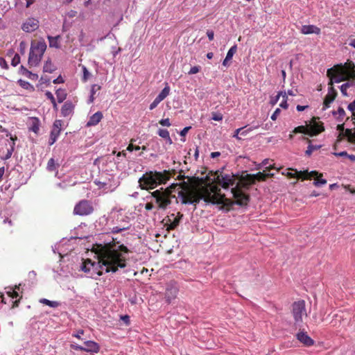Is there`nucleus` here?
<instances>
[{
    "label": "nucleus",
    "mask_w": 355,
    "mask_h": 355,
    "mask_svg": "<svg viewBox=\"0 0 355 355\" xmlns=\"http://www.w3.org/2000/svg\"><path fill=\"white\" fill-rule=\"evenodd\" d=\"M40 302L45 305H48L51 307H56L58 306V303L55 301H50L47 299H41Z\"/></svg>",
    "instance_id": "obj_31"
},
{
    "label": "nucleus",
    "mask_w": 355,
    "mask_h": 355,
    "mask_svg": "<svg viewBox=\"0 0 355 355\" xmlns=\"http://www.w3.org/2000/svg\"><path fill=\"white\" fill-rule=\"evenodd\" d=\"M129 228V225H123L121 227H114L112 228V232L113 233H119L123 230H128Z\"/></svg>",
    "instance_id": "obj_44"
},
{
    "label": "nucleus",
    "mask_w": 355,
    "mask_h": 355,
    "mask_svg": "<svg viewBox=\"0 0 355 355\" xmlns=\"http://www.w3.org/2000/svg\"><path fill=\"white\" fill-rule=\"evenodd\" d=\"M46 49V44L43 40L31 42L28 64L30 68L40 64Z\"/></svg>",
    "instance_id": "obj_7"
},
{
    "label": "nucleus",
    "mask_w": 355,
    "mask_h": 355,
    "mask_svg": "<svg viewBox=\"0 0 355 355\" xmlns=\"http://www.w3.org/2000/svg\"><path fill=\"white\" fill-rule=\"evenodd\" d=\"M260 125L259 123L256 125H251L250 127L246 128V126L241 128V135L243 137L247 136L250 132H251L252 130L257 129Z\"/></svg>",
    "instance_id": "obj_25"
},
{
    "label": "nucleus",
    "mask_w": 355,
    "mask_h": 355,
    "mask_svg": "<svg viewBox=\"0 0 355 355\" xmlns=\"http://www.w3.org/2000/svg\"><path fill=\"white\" fill-rule=\"evenodd\" d=\"M282 174L286 175L289 178H296L297 179L302 178L303 180H307L311 179L312 177L317 176L318 173L315 171L309 172L308 171H297V170H295L294 173L290 172L285 173L284 172H282Z\"/></svg>",
    "instance_id": "obj_11"
},
{
    "label": "nucleus",
    "mask_w": 355,
    "mask_h": 355,
    "mask_svg": "<svg viewBox=\"0 0 355 355\" xmlns=\"http://www.w3.org/2000/svg\"><path fill=\"white\" fill-rule=\"evenodd\" d=\"M348 109L350 111H354L355 110V101H354L353 102H352L351 103L349 104Z\"/></svg>",
    "instance_id": "obj_63"
},
{
    "label": "nucleus",
    "mask_w": 355,
    "mask_h": 355,
    "mask_svg": "<svg viewBox=\"0 0 355 355\" xmlns=\"http://www.w3.org/2000/svg\"><path fill=\"white\" fill-rule=\"evenodd\" d=\"M78 67L80 68V71L83 73V81H85V82L87 81L89 72H88V70H87L86 66L80 64L78 65Z\"/></svg>",
    "instance_id": "obj_32"
},
{
    "label": "nucleus",
    "mask_w": 355,
    "mask_h": 355,
    "mask_svg": "<svg viewBox=\"0 0 355 355\" xmlns=\"http://www.w3.org/2000/svg\"><path fill=\"white\" fill-rule=\"evenodd\" d=\"M216 182L224 189L233 187L231 190L233 197L236 200L235 203L240 205H246L249 201V196L245 195L239 187V182H236V178L233 174H220L217 175Z\"/></svg>",
    "instance_id": "obj_4"
},
{
    "label": "nucleus",
    "mask_w": 355,
    "mask_h": 355,
    "mask_svg": "<svg viewBox=\"0 0 355 355\" xmlns=\"http://www.w3.org/2000/svg\"><path fill=\"white\" fill-rule=\"evenodd\" d=\"M191 128L190 126H187V127H185L184 128L181 132H180V135L181 136H185L186 134L188 132L189 130Z\"/></svg>",
    "instance_id": "obj_59"
},
{
    "label": "nucleus",
    "mask_w": 355,
    "mask_h": 355,
    "mask_svg": "<svg viewBox=\"0 0 355 355\" xmlns=\"http://www.w3.org/2000/svg\"><path fill=\"white\" fill-rule=\"evenodd\" d=\"M7 137L10 136L11 140L10 148L7 150V153L5 155L4 159H8L11 157L12 153L15 150V141L17 140L16 136L11 135L9 132L6 135Z\"/></svg>",
    "instance_id": "obj_20"
},
{
    "label": "nucleus",
    "mask_w": 355,
    "mask_h": 355,
    "mask_svg": "<svg viewBox=\"0 0 355 355\" xmlns=\"http://www.w3.org/2000/svg\"><path fill=\"white\" fill-rule=\"evenodd\" d=\"M103 119V113L101 112H97L90 116V126L98 124Z\"/></svg>",
    "instance_id": "obj_22"
},
{
    "label": "nucleus",
    "mask_w": 355,
    "mask_h": 355,
    "mask_svg": "<svg viewBox=\"0 0 355 355\" xmlns=\"http://www.w3.org/2000/svg\"><path fill=\"white\" fill-rule=\"evenodd\" d=\"M169 178L170 173L167 171H148L139 179V184L142 189H153L159 184L166 183Z\"/></svg>",
    "instance_id": "obj_5"
},
{
    "label": "nucleus",
    "mask_w": 355,
    "mask_h": 355,
    "mask_svg": "<svg viewBox=\"0 0 355 355\" xmlns=\"http://www.w3.org/2000/svg\"><path fill=\"white\" fill-rule=\"evenodd\" d=\"M39 28V21L35 18H28L23 24L21 28L26 33H31Z\"/></svg>",
    "instance_id": "obj_15"
},
{
    "label": "nucleus",
    "mask_w": 355,
    "mask_h": 355,
    "mask_svg": "<svg viewBox=\"0 0 355 355\" xmlns=\"http://www.w3.org/2000/svg\"><path fill=\"white\" fill-rule=\"evenodd\" d=\"M20 71H21V73L26 76V74H28L29 73V71L25 68L23 65H21L20 67Z\"/></svg>",
    "instance_id": "obj_60"
},
{
    "label": "nucleus",
    "mask_w": 355,
    "mask_h": 355,
    "mask_svg": "<svg viewBox=\"0 0 355 355\" xmlns=\"http://www.w3.org/2000/svg\"><path fill=\"white\" fill-rule=\"evenodd\" d=\"M74 105L70 101H66L61 108V114L64 117L70 116L73 112Z\"/></svg>",
    "instance_id": "obj_18"
},
{
    "label": "nucleus",
    "mask_w": 355,
    "mask_h": 355,
    "mask_svg": "<svg viewBox=\"0 0 355 355\" xmlns=\"http://www.w3.org/2000/svg\"><path fill=\"white\" fill-rule=\"evenodd\" d=\"M329 85V87L328 89V93L327 95L330 96H334V97H336L337 92L332 86L333 85Z\"/></svg>",
    "instance_id": "obj_43"
},
{
    "label": "nucleus",
    "mask_w": 355,
    "mask_h": 355,
    "mask_svg": "<svg viewBox=\"0 0 355 355\" xmlns=\"http://www.w3.org/2000/svg\"><path fill=\"white\" fill-rule=\"evenodd\" d=\"M58 164H55L54 159L51 158L47 163V170L50 172L55 171L58 168Z\"/></svg>",
    "instance_id": "obj_29"
},
{
    "label": "nucleus",
    "mask_w": 355,
    "mask_h": 355,
    "mask_svg": "<svg viewBox=\"0 0 355 355\" xmlns=\"http://www.w3.org/2000/svg\"><path fill=\"white\" fill-rule=\"evenodd\" d=\"M292 315L295 325L300 327L303 322V318L307 316L305 302L304 300H299L293 304Z\"/></svg>",
    "instance_id": "obj_9"
},
{
    "label": "nucleus",
    "mask_w": 355,
    "mask_h": 355,
    "mask_svg": "<svg viewBox=\"0 0 355 355\" xmlns=\"http://www.w3.org/2000/svg\"><path fill=\"white\" fill-rule=\"evenodd\" d=\"M147 202L145 205V209L147 211H150L153 209H156V206L153 200H146Z\"/></svg>",
    "instance_id": "obj_40"
},
{
    "label": "nucleus",
    "mask_w": 355,
    "mask_h": 355,
    "mask_svg": "<svg viewBox=\"0 0 355 355\" xmlns=\"http://www.w3.org/2000/svg\"><path fill=\"white\" fill-rule=\"evenodd\" d=\"M280 96L286 97V92H278L277 96L275 98H273L272 99H271L270 103L272 105H275L278 102Z\"/></svg>",
    "instance_id": "obj_34"
},
{
    "label": "nucleus",
    "mask_w": 355,
    "mask_h": 355,
    "mask_svg": "<svg viewBox=\"0 0 355 355\" xmlns=\"http://www.w3.org/2000/svg\"><path fill=\"white\" fill-rule=\"evenodd\" d=\"M19 63H20V56L19 55V54H15L12 59L11 64L13 67H16Z\"/></svg>",
    "instance_id": "obj_41"
},
{
    "label": "nucleus",
    "mask_w": 355,
    "mask_h": 355,
    "mask_svg": "<svg viewBox=\"0 0 355 355\" xmlns=\"http://www.w3.org/2000/svg\"><path fill=\"white\" fill-rule=\"evenodd\" d=\"M64 82L63 80V78H62L61 76H58L57 78H55V80H53V83L54 84H59V83H62Z\"/></svg>",
    "instance_id": "obj_61"
},
{
    "label": "nucleus",
    "mask_w": 355,
    "mask_h": 355,
    "mask_svg": "<svg viewBox=\"0 0 355 355\" xmlns=\"http://www.w3.org/2000/svg\"><path fill=\"white\" fill-rule=\"evenodd\" d=\"M236 50H237L236 45H234L233 46H232L229 49V51H227V53L226 55V60H231L232 59L233 55L236 52Z\"/></svg>",
    "instance_id": "obj_30"
},
{
    "label": "nucleus",
    "mask_w": 355,
    "mask_h": 355,
    "mask_svg": "<svg viewBox=\"0 0 355 355\" xmlns=\"http://www.w3.org/2000/svg\"><path fill=\"white\" fill-rule=\"evenodd\" d=\"M211 119L214 121H220L223 120V115L220 113L213 112Z\"/></svg>",
    "instance_id": "obj_45"
},
{
    "label": "nucleus",
    "mask_w": 355,
    "mask_h": 355,
    "mask_svg": "<svg viewBox=\"0 0 355 355\" xmlns=\"http://www.w3.org/2000/svg\"><path fill=\"white\" fill-rule=\"evenodd\" d=\"M335 98H336V97H334V96H330L326 95L324 100L322 109L326 110L327 108L329 107L330 104L334 101Z\"/></svg>",
    "instance_id": "obj_27"
},
{
    "label": "nucleus",
    "mask_w": 355,
    "mask_h": 355,
    "mask_svg": "<svg viewBox=\"0 0 355 355\" xmlns=\"http://www.w3.org/2000/svg\"><path fill=\"white\" fill-rule=\"evenodd\" d=\"M60 39V36H59V35L55 36V37L48 36L49 46L55 47L56 49L60 48V44H59Z\"/></svg>",
    "instance_id": "obj_24"
},
{
    "label": "nucleus",
    "mask_w": 355,
    "mask_h": 355,
    "mask_svg": "<svg viewBox=\"0 0 355 355\" xmlns=\"http://www.w3.org/2000/svg\"><path fill=\"white\" fill-rule=\"evenodd\" d=\"M55 94H56V97H57L58 103H62L67 97L66 91H65V89H57Z\"/></svg>",
    "instance_id": "obj_26"
},
{
    "label": "nucleus",
    "mask_w": 355,
    "mask_h": 355,
    "mask_svg": "<svg viewBox=\"0 0 355 355\" xmlns=\"http://www.w3.org/2000/svg\"><path fill=\"white\" fill-rule=\"evenodd\" d=\"M62 125L63 122L62 120L57 119L54 121L51 131L49 145H53L55 142L57 138L60 135Z\"/></svg>",
    "instance_id": "obj_13"
},
{
    "label": "nucleus",
    "mask_w": 355,
    "mask_h": 355,
    "mask_svg": "<svg viewBox=\"0 0 355 355\" xmlns=\"http://www.w3.org/2000/svg\"><path fill=\"white\" fill-rule=\"evenodd\" d=\"M241 128H238V129H236L234 132V134H233V137L236 139L237 140H241V137L239 136V135H241Z\"/></svg>",
    "instance_id": "obj_50"
},
{
    "label": "nucleus",
    "mask_w": 355,
    "mask_h": 355,
    "mask_svg": "<svg viewBox=\"0 0 355 355\" xmlns=\"http://www.w3.org/2000/svg\"><path fill=\"white\" fill-rule=\"evenodd\" d=\"M0 66L1 68L8 69V64L5 59L0 58Z\"/></svg>",
    "instance_id": "obj_53"
},
{
    "label": "nucleus",
    "mask_w": 355,
    "mask_h": 355,
    "mask_svg": "<svg viewBox=\"0 0 355 355\" xmlns=\"http://www.w3.org/2000/svg\"><path fill=\"white\" fill-rule=\"evenodd\" d=\"M7 294L12 298H17L19 296L18 292L13 289H10V291H8Z\"/></svg>",
    "instance_id": "obj_48"
},
{
    "label": "nucleus",
    "mask_w": 355,
    "mask_h": 355,
    "mask_svg": "<svg viewBox=\"0 0 355 355\" xmlns=\"http://www.w3.org/2000/svg\"><path fill=\"white\" fill-rule=\"evenodd\" d=\"M159 123L162 126L169 127L171 125L170 120L168 118L161 119Z\"/></svg>",
    "instance_id": "obj_49"
},
{
    "label": "nucleus",
    "mask_w": 355,
    "mask_h": 355,
    "mask_svg": "<svg viewBox=\"0 0 355 355\" xmlns=\"http://www.w3.org/2000/svg\"><path fill=\"white\" fill-rule=\"evenodd\" d=\"M324 130V128L319 122H317L315 119H313L309 123H306V125H300L296 127L293 132L294 133H304L311 137L317 135Z\"/></svg>",
    "instance_id": "obj_8"
},
{
    "label": "nucleus",
    "mask_w": 355,
    "mask_h": 355,
    "mask_svg": "<svg viewBox=\"0 0 355 355\" xmlns=\"http://www.w3.org/2000/svg\"><path fill=\"white\" fill-rule=\"evenodd\" d=\"M183 217V214L178 212L177 215L172 214L167 216L165 219V225L167 226V230H171L175 229L180 224V220Z\"/></svg>",
    "instance_id": "obj_12"
},
{
    "label": "nucleus",
    "mask_w": 355,
    "mask_h": 355,
    "mask_svg": "<svg viewBox=\"0 0 355 355\" xmlns=\"http://www.w3.org/2000/svg\"><path fill=\"white\" fill-rule=\"evenodd\" d=\"M333 115L336 117L338 118V119H339L340 121H342L343 119L344 118L345 116V112L343 108L342 107H338L337 112L336 111H334L332 112Z\"/></svg>",
    "instance_id": "obj_28"
},
{
    "label": "nucleus",
    "mask_w": 355,
    "mask_h": 355,
    "mask_svg": "<svg viewBox=\"0 0 355 355\" xmlns=\"http://www.w3.org/2000/svg\"><path fill=\"white\" fill-rule=\"evenodd\" d=\"M26 77L29 78L31 80H37L38 76L36 73H33L29 71V73L26 75Z\"/></svg>",
    "instance_id": "obj_57"
},
{
    "label": "nucleus",
    "mask_w": 355,
    "mask_h": 355,
    "mask_svg": "<svg viewBox=\"0 0 355 355\" xmlns=\"http://www.w3.org/2000/svg\"><path fill=\"white\" fill-rule=\"evenodd\" d=\"M308 107H309L308 105H297V107H296V110L298 112H302V111H304L305 109H306Z\"/></svg>",
    "instance_id": "obj_62"
},
{
    "label": "nucleus",
    "mask_w": 355,
    "mask_h": 355,
    "mask_svg": "<svg viewBox=\"0 0 355 355\" xmlns=\"http://www.w3.org/2000/svg\"><path fill=\"white\" fill-rule=\"evenodd\" d=\"M335 155L339 156V157H347L348 154L346 151H342L340 153H335Z\"/></svg>",
    "instance_id": "obj_64"
},
{
    "label": "nucleus",
    "mask_w": 355,
    "mask_h": 355,
    "mask_svg": "<svg viewBox=\"0 0 355 355\" xmlns=\"http://www.w3.org/2000/svg\"><path fill=\"white\" fill-rule=\"evenodd\" d=\"M173 196L171 194L168 189H157L150 192L149 196L146 198V200H153L158 210H165L172 202Z\"/></svg>",
    "instance_id": "obj_6"
},
{
    "label": "nucleus",
    "mask_w": 355,
    "mask_h": 355,
    "mask_svg": "<svg viewBox=\"0 0 355 355\" xmlns=\"http://www.w3.org/2000/svg\"><path fill=\"white\" fill-rule=\"evenodd\" d=\"M327 75L330 79L329 85L349 80L340 87V92L345 96H347V89L349 87H355V65L352 62L335 65L327 70Z\"/></svg>",
    "instance_id": "obj_3"
},
{
    "label": "nucleus",
    "mask_w": 355,
    "mask_h": 355,
    "mask_svg": "<svg viewBox=\"0 0 355 355\" xmlns=\"http://www.w3.org/2000/svg\"><path fill=\"white\" fill-rule=\"evenodd\" d=\"M200 66H194L191 68V69L188 72V73L189 75L196 74V73H198L200 71Z\"/></svg>",
    "instance_id": "obj_47"
},
{
    "label": "nucleus",
    "mask_w": 355,
    "mask_h": 355,
    "mask_svg": "<svg viewBox=\"0 0 355 355\" xmlns=\"http://www.w3.org/2000/svg\"><path fill=\"white\" fill-rule=\"evenodd\" d=\"M45 96H46V98L48 99H49L51 102V103L53 104V106L54 108H57V103L55 102V98L53 95V94L51 92H46L45 93Z\"/></svg>",
    "instance_id": "obj_35"
},
{
    "label": "nucleus",
    "mask_w": 355,
    "mask_h": 355,
    "mask_svg": "<svg viewBox=\"0 0 355 355\" xmlns=\"http://www.w3.org/2000/svg\"><path fill=\"white\" fill-rule=\"evenodd\" d=\"M220 191V189H218L216 186L211 187L210 188H203L199 193L180 191L178 192V198L184 205H196L200 200H203L207 203L220 205V209L226 208L228 209L233 205L234 202L232 200L222 195Z\"/></svg>",
    "instance_id": "obj_2"
},
{
    "label": "nucleus",
    "mask_w": 355,
    "mask_h": 355,
    "mask_svg": "<svg viewBox=\"0 0 355 355\" xmlns=\"http://www.w3.org/2000/svg\"><path fill=\"white\" fill-rule=\"evenodd\" d=\"M297 339L306 347L312 346L314 344L313 340L305 331H300L296 334Z\"/></svg>",
    "instance_id": "obj_17"
},
{
    "label": "nucleus",
    "mask_w": 355,
    "mask_h": 355,
    "mask_svg": "<svg viewBox=\"0 0 355 355\" xmlns=\"http://www.w3.org/2000/svg\"><path fill=\"white\" fill-rule=\"evenodd\" d=\"M269 175H270V174H265L263 173L259 172L255 175V177H256L257 180H264L266 179V178ZM271 175H273L271 174Z\"/></svg>",
    "instance_id": "obj_42"
},
{
    "label": "nucleus",
    "mask_w": 355,
    "mask_h": 355,
    "mask_svg": "<svg viewBox=\"0 0 355 355\" xmlns=\"http://www.w3.org/2000/svg\"><path fill=\"white\" fill-rule=\"evenodd\" d=\"M300 32L304 35L320 33V29L314 25H304L301 27Z\"/></svg>",
    "instance_id": "obj_19"
},
{
    "label": "nucleus",
    "mask_w": 355,
    "mask_h": 355,
    "mask_svg": "<svg viewBox=\"0 0 355 355\" xmlns=\"http://www.w3.org/2000/svg\"><path fill=\"white\" fill-rule=\"evenodd\" d=\"M269 162L270 160L268 159H265L264 160H263V162H261V164H259V166H258V169H260L261 166H265L266 170L269 171L270 168H275V167L269 165V166H268V165L269 164Z\"/></svg>",
    "instance_id": "obj_39"
},
{
    "label": "nucleus",
    "mask_w": 355,
    "mask_h": 355,
    "mask_svg": "<svg viewBox=\"0 0 355 355\" xmlns=\"http://www.w3.org/2000/svg\"><path fill=\"white\" fill-rule=\"evenodd\" d=\"M94 183L99 187V189H103L105 192L112 190L110 188V184L105 180H95Z\"/></svg>",
    "instance_id": "obj_21"
},
{
    "label": "nucleus",
    "mask_w": 355,
    "mask_h": 355,
    "mask_svg": "<svg viewBox=\"0 0 355 355\" xmlns=\"http://www.w3.org/2000/svg\"><path fill=\"white\" fill-rule=\"evenodd\" d=\"M101 87L99 85H93L90 90L92 95H90V102L93 101L92 96L101 89Z\"/></svg>",
    "instance_id": "obj_36"
},
{
    "label": "nucleus",
    "mask_w": 355,
    "mask_h": 355,
    "mask_svg": "<svg viewBox=\"0 0 355 355\" xmlns=\"http://www.w3.org/2000/svg\"><path fill=\"white\" fill-rule=\"evenodd\" d=\"M128 253L125 246L111 241L94 244L90 248V256L93 255L98 261L92 262L90 259L91 277L94 278L95 275L100 276L103 272H115L119 268H125Z\"/></svg>",
    "instance_id": "obj_1"
},
{
    "label": "nucleus",
    "mask_w": 355,
    "mask_h": 355,
    "mask_svg": "<svg viewBox=\"0 0 355 355\" xmlns=\"http://www.w3.org/2000/svg\"><path fill=\"white\" fill-rule=\"evenodd\" d=\"M159 137L166 139L170 136L169 132L166 129H159L157 132Z\"/></svg>",
    "instance_id": "obj_38"
},
{
    "label": "nucleus",
    "mask_w": 355,
    "mask_h": 355,
    "mask_svg": "<svg viewBox=\"0 0 355 355\" xmlns=\"http://www.w3.org/2000/svg\"><path fill=\"white\" fill-rule=\"evenodd\" d=\"M327 183V180L324 179H317L314 181L313 184L316 187H320L324 185Z\"/></svg>",
    "instance_id": "obj_46"
},
{
    "label": "nucleus",
    "mask_w": 355,
    "mask_h": 355,
    "mask_svg": "<svg viewBox=\"0 0 355 355\" xmlns=\"http://www.w3.org/2000/svg\"><path fill=\"white\" fill-rule=\"evenodd\" d=\"M73 213L80 216H85L89 214V203L87 200H82L77 204L73 209Z\"/></svg>",
    "instance_id": "obj_16"
},
{
    "label": "nucleus",
    "mask_w": 355,
    "mask_h": 355,
    "mask_svg": "<svg viewBox=\"0 0 355 355\" xmlns=\"http://www.w3.org/2000/svg\"><path fill=\"white\" fill-rule=\"evenodd\" d=\"M287 99H288V97L286 95V97H283V100L281 102L279 106L284 109H287L288 107V104L287 103Z\"/></svg>",
    "instance_id": "obj_51"
},
{
    "label": "nucleus",
    "mask_w": 355,
    "mask_h": 355,
    "mask_svg": "<svg viewBox=\"0 0 355 355\" xmlns=\"http://www.w3.org/2000/svg\"><path fill=\"white\" fill-rule=\"evenodd\" d=\"M43 70L44 72L53 73L56 70L55 65L51 62L50 59L47 60L44 64Z\"/></svg>",
    "instance_id": "obj_23"
},
{
    "label": "nucleus",
    "mask_w": 355,
    "mask_h": 355,
    "mask_svg": "<svg viewBox=\"0 0 355 355\" xmlns=\"http://www.w3.org/2000/svg\"><path fill=\"white\" fill-rule=\"evenodd\" d=\"M99 351L98 345L93 341L90 340V354L91 353H97Z\"/></svg>",
    "instance_id": "obj_37"
},
{
    "label": "nucleus",
    "mask_w": 355,
    "mask_h": 355,
    "mask_svg": "<svg viewBox=\"0 0 355 355\" xmlns=\"http://www.w3.org/2000/svg\"><path fill=\"white\" fill-rule=\"evenodd\" d=\"M170 93V87L166 84L165 87L161 91V92L158 94V96L155 98V100L150 103L149 106V109L153 110L155 109L159 103L162 101L167 96H168Z\"/></svg>",
    "instance_id": "obj_14"
},
{
    "label": "nucleus",
    "mask_w": 355,
    "mask_h": 355,
    "mask_svg": "<svg viewBox=\"0 0 355 355\" xmlns=\"http://www.w3.org/2000/svg\"><path fill=\"white\" fill-rule=\"evenodd\" d=\"M18 82L19 85L25 89H28V87L31 86L30 83L25 80H19Z\"/></svg>",
    "instance_id": "obj_54"
},
{
    "label": "nucleus",
    "mask_w": 355,
    "mask_h": 355,
    "mask_svg": "<svg viewBox=\"0 0 355 355\" xmlns=\"http://www.w3.org/2000/svg\"><path fill=\"white\" fill-rule=\"evenodd\" d=\"M320 148V146H316V145L314 146V145L309 144L307 148V150L305 152V154L308 156H310L314 150H318Z\"/></svg>",
    "instance_id": "obj_33"
},
{
    "label": "nucleus",
    "mask_w": 355,
    "mask_h": 355,
    "mask_svg": "<svg viewBox=\"0 0 355 355\" xmlns=\"http://www.w3.org/2000/svg\"><path fill=\"white\" fill-rule=\"evenodd\" d=\"M178 287L177 284L174 282H171L166 286L165 292V298L168 303H171L174 300L178 293Z\"/></svg>",
    "instance_id": "obj_10"
},
{
    "label": "nucleus",
    "mask_w": 355,
    "mask_h": 355,
    "mask_svg": "<svg viewBox=\"0 0 355 355\" xmlns=\"http://www.w3.org/2000/svg\"><path fill=\"white\" fill-rule=\"evenodd\" d=\"M207 35L210 41L214 40V33L211 30H207Z\"/></svg>",
    "instance_id": "obj_58"
},
{
    "label": "nucleus",
    "mask_w": 355,
    "mask_h": 355,
    "mask_svg": "<svg viewBox=\"0 0 355 355\" xmlns=\"http://www.w3.org/2000/svg\"><path fill=\"white\" fill-rule=\"evenodd\" d=\"M121 319L125 324H130V317L128 315H121Z\"/></svg>",
    "instance_id": "obj_55"
},
{
    "label": "nucleus",
    "mask_w": 355,
    "mask_h": 355,
    "mask_svg": "<svg viewBox=\"0 0 355 355\" xmlns=\"http://www.w3.org/2000/svg\"><path fill=\"white\" fill-rule=\"evenodd\" d=\"M281 112V110L279 108H277L275 112L271 115L270 118L272 121H275L277 118V116L279 115Z\"/></svg>",
    "instance_id": "obj_52"
},
{
    "label": "nucleus",
    "mask_w": 355,
    "mask_h": 355,
    "mask_svg": "<svg viewBox=\"0 0 355 355\" xmlns=\"http://www.w3.org/2000/svg\"><path fill=\"white\" fill-rule=\"evenodd\" d=\"M88 263H89V259H84L82 266H81L82 270H83L85 272H87L88 270V269L87 268V264H88Z\"/></svg>",
    "instance_id": "obj_56"
}]
</instances>
